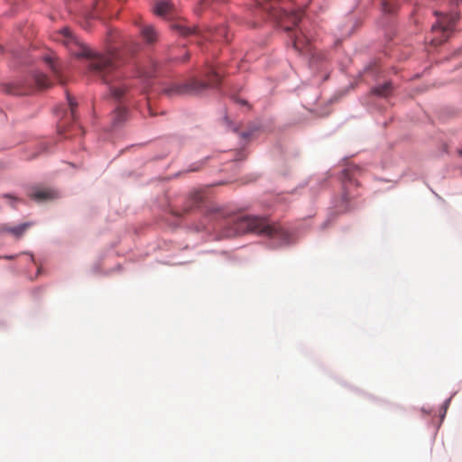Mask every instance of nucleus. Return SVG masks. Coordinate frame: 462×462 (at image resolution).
Segmentation results:
<instances>
[{
	"label": "nucleus",
	"instance_id": "f257e3e1",
	"mask_svg": "<svg viewBox=\"0 0 462 462\" xmlns=\"http://www.w3.org/2000/svg\"><path fill=\"white\" fill-rule=\"evenodd\" d=\"M61 41L76 57L91 58L89 69L97 75L108 86L109 94L116 101H122L128 97L134 86V78L125 76L119 71L125 63L122 52L116 49L109 50L106 54L94 55L92 51L79 42L69 28L60 31Z\"/></svg>",
	"mask_w": 462,
	"mask_h": 462
},
{
	"label": "nucleus",
	"instance_id": "f03ea898",
	"mask_svg": "<svg viewBox=\"0 0 462 462\" xmlns=\"http://www.w3.org/2000/svg\"><path fill=\"white\" fill-rule=\"evenodd\" d=\"M233 225L226 236H236L247 232L257 233L273 238L280 244L289 242L290 234L280 225L270 224L266 218L255 216H236L230 219Z\"/></svg>",
	"mask_w": 462,
	"mask_h": 462
},
{
	"label": "nucleus",
	"instance_id": "7ed1b4c3",
	"mask_svg": "<svg viewBox=\"0 0 462 462\" xmlns=\"http://www.w3.org/2000/svg\"><path fill=\"white\" fill-rule=\"evenodd\" d=\"M220 76L215 70H211L208 75V81L199 80L193 79L189 82L181 84H172L171 87L165 88L163 91L166 95L183 96V95H195L200 94L209 87L217 86L220 83Z\"/></svg>",
	"mask_w": 462,
	"mask_h": 462
},
{
	"label": "nucleus",
	"instance_id": "20e7f679",
	"mask_svg": "<svg viewBox=\"0 0 462 462\" xmlns=\"http://www.w3.org/2000/svg\"><path fill=\"white\" fill-rule=\"evenodd\" d=\"M435 14L437 16L440 15V17L438 18L437 23L431 27V32L434 36L430 42L432 45L438 46L448 40L450 32L458 20V15L457 14H442L438 12Z\"/></svg>",
	"mask_w": 462,
	"mask_h": 462
},
{
	"label": "nucleus",
	"instance_id": "39448f33",
	"mask_svg": "<svg viewBox=\"0 0 462 462\" xmlns=\"http://www.w3.org/2000/svg\"><path fill=\"white\" fill-rule=\"evenodd\" d=\"M28 196L33 200L43 202L56 199L58 193L50 188L32 187L28 191Z\"/></svg>",
	"mask_w": 462,
	"mask_h": 462
},
{
	"label": "nucleus",
	"instance_id": "423d86ee",
	"mask_svg": "<svg viewBox=\"0 0 462 462\" xmlns=\"http://www.w3.org/2000/svg\"><path fill=\"white\" fill-rule=\"evenodd\" d=\"M303 10L302 9H297L293 10L291 12H285L283 15V23H284V29L286 31H291L292 27H295L298 25V23L300 22V20L303 17Z\"/></svg>",
	"mask_w": 462,
	"mask_h": 462
},
{
	"label": "nucleus",
	"instance_id": "0eeeda50",
	"mask_svg": "<svg viewBox=\"0 0 462 462\" xmlns=\"http://www.w3.org/2000/svg\"><path fill=\"white\" fill-rule=\"evenodd\" d=\"M32 226V222H25L16 226H10L8 225H3L0 227V231L7 232L13 235L16 238H20L23 234Z\"/></svg>",
	"mask_w": 462,
	"mask_h": 462
},
{
	"label": "nucleus",
	"instance_id": "6e6552de",
	"mask_svg": "<svg viewBox=\"0 0 462 462\" xmlns=\"http://www.w3.org/2000/svg\"><path fill=\"white\" fill-rule=\"evenodd\" d=\"M140 34L150 44L158 40V32L151 24H140Z\"/></svg>",
	"mask_w": 462,
	"mask_h": 462
},
{
	"label": "nucleus",
	"instance_id": "1a4fd4ad",
	"mask_svg": "<svg viewBox=\"0 0 462 462\" xmlns=\"http://www.w3.org/2000/svg\"><path fill=\"white\" fill-rule=\"evenodd\" d=\"M157 64L152 60H149L148 66H143L137 69L135 78L147 79L155 76Z\"/></svg>",
	"mask_w": 462,
	"mask_h": 462
},
{
	"label": "nucleus",
	"instance_id": "9d476101",
	"mask_svg": "<svg viewBox=\"0 0 462 462\" xmlns=\"http://www.w3.org/2000/svg\"><path fill=\"white\" fill-rule=\"evenodd\" d=\"M173 5L170 0H161L155 3L154 13L159 16H168L172 14Z\"/></svg>",
	"mask_w": 462,
	"mask_h": 462
},
{
	"label": "nucleus",
	"instance_id": "9b49d317",
	"mask_svg": "<svg viewBox=\"0 0 462 462\" xmlns=\"http://www.w3.org/2000/svg\"><path fill=\"white\" fill-rule=\"evenodd\" d=\"M293 48L300 52H308L310 49V41L301 32L300 35H294L293 37Z\"/></svg>",
	"mask_w": 462,
	"mask_h": 462
},
{
	"label": "nucleus",
	"instance_id": "f8f14e48",
	"mask_svg": "<svg viewBox=\"0 0 462 462\" xmlns=\"http://www.w3.org/2000/svg\"><path fill=\"white\" fill-rule=\"evenodd\" d=\"M172 28L184 36L197 34V28L187 25L184 22L180 21L172 25Z\"/></svg>",
	"mask_w": 462,
	"mask_h": 462
},
{
	"label": "nucleus",
	"instance_id": "ddd939ff",
	"mask_svg": "<svg viewBox=\"0 0 462 462\" xmlns=\"http://www.w3.org/2000/svg\"><path fill=\"white\" fill-rule=\"evenodd\" d=\"M203 199V196L199 191H194L190 194L188 200V206L185 207L184 210L189 211L191 208L199 206Z\"/></svg>",
	"mask_w": 462,
	"mask_h": 462
},
{
	"label": "nucleus",
	"instance_id": "4468645a",
	"mask_svg": "<svg viewBox=\"0 0 462 462\" xmlns=\"http://www.w3.org/2000/svg\"><path fill=\"white\" fill-rule=\"evenodd\" d=\"M45 62L49 65L51 69L53 75L60 79V65L58 64L56 58L53 56H46L44 58Z\"/></svg>",
	"mask_w": 462,
	"mask_h": 462
},
{
	"label": "nucleus",
	"instance_id": "2eb2a0df",
	"mask_svg": "<svg viewBox=\"0 0 462 462\" xmlns=\"http://www.w3.org/2000/svg\"><path fill=\"white\" fill-rule=\"evenodd\" d=\"M34 82L37 88L41 89L47 88L51 86L50 79L47 78L46 75L42 73H37L34 76Z\"/></svg>",
	"mask_w": 462,
	"mask_h": 462
},
{
	"label": "nucleus",
	"instance_id": "dca6fc26",
	"mask_svg": "<svg viewBox=\"0 0 462 462\" xmlns=\"http://www.w3.org/2000/svg\"><path fill=\"white\" fill-rule=\"evenodd\" d=\"M392 84L390 82L384 83L382 86L375 87L372 91L374 94L380 97H387L392 92Z\"/></svg>",
	"mask_w": 462,
	"mask_h": 462
},
{
	"label": "nucleus",
	"instance_id": "f3484780",
	"mask_svg": "<svg viewBox=\"0 0 462 462\" xmlns=\"http://www.w3.org/2000/svg\"><path fill=\"white\" fill-rule=\"evenodd\" d=\"M127 110L124 106H117L113 114V120L115 124L122 123L126 117Z\"/></svg>",
	"mask_w": 462,
	"mask_h": 462
},
{
	"label": "nucleus",
	"instance_id": "a211bd4d",
	"mask_svg": "<svg viewBox=\"0 0 462 462\" xmlns=\"http://www.w3.org/2000/svg\"><path fill=\"white\" fill-rule=\"evenodd\" d=\"M383 12L392 14L394 12V6L392 0H381Z\"/></svg>",
	"mask_w": 462,
	"mask_h": 462
},
{
	"label": "nucleus",
	"instance_id": "6ab92c4d",
	"mask_svg": "<svg viewBox=\"0 0 462 462\" xmlns=\"http://www.w3.org/2000/svg\"><path fill=\"white\" fill-rule=\"evenodd\" d=\"M67 99H68V103H69V106L70 107V111H71V116L73 117V119H75V107L77 106V103L75 102L74 98L72 97H70L69 94L67 95Z\"/></svg>",
	"mask_w": 462,
	"mask_h": 462
},
{
	"label": "nucleus",
	"instance_id": "aec40b11",
	"mask_svg": "<svg viewBox=\"0 0 462 462\" xmlns=\"http://www.w3.org/2000/svg\"><path fill=\"white\" fill-rule=\"evenodd\" d=\"M4 197H5V198L12 199H14V200H16V199H15V198H14L13 196H11V195H9V194H5V195H4Z\"/></svg>",
	"mask_w": 462,
	"mask_h": 462
},
{
	"label": "nucleus",
	"instance_id": "412c9836",
	"mask_svg": "<svg viewBox=\"0 0 462 462\" xmlns=\"http://www.w3.org/2000/svg\"><path fill=\"white\" fill-rule=\"evenodd\" d=\"M4 258H5V259H14L15 256L14 255H6Z\"/></svg>",
	"mask_w": 462,
	"mask_h": 462
},
{
	"label": "nucleus",
	"instance_id": "4be33fe9",
	"mask_svg": "<svg viewBox=\"0 0 462 462\" xmlns=\"http://www.w3.org/2000/svg\"><path fill=\"white\" fill-rule=\"evenodd\" d=\"M223 32H224V29H219V30L217 31V34L222 35V34H223Z\"/></svg>",
	"mask_w": 462,
	"mask_h": 462
},
{
	"label": "nucleus",
	"instance_id": "5701e85b",
	"mask_svg": "<svg viewBox=\"0 0 462 462\" xmlns=\"http://www.w3.org/2000/svg\"><path fill=\"white\" fill-rule=\"evenodd\" d=\"M215 2H217V3H224V2H226L227 0H214Z\"/></svg>",
	"mask_w": 462,
	"mask_h": 462
},
{
	"label": "nucleus",
	"instance_id": "b1692460",
	"mask_svg": "<svg viewBox=\"0 0 462 462\" xmlns=\"http://www.w3.org/2000/svg\"><path fill=\"white\" fill-rule=\"evenodd\" d=\"M26 254H29V255H30V257H31V260H32V262H34V259H33L32 254H29V253H26Z\"/></svg>",
	"mask_w": 462,
	"mask_h": 462
},
{
	"label": "nucleus",
	"instance_id": "393cba45",
	"mask_svg": "<svg viewBox=\"0 0 462 462\" xmlns=\"http://www.w3.org/2000/svg\"><path fill=\"white\" fill-rule=\"evenodd\" d=\"M457 153H458V155H459V156H461V157H462V149L458 150V151H457Z\"/></svg>",
	"mask_w": 462,
	"mask_h": 462
},
{
	"label": "nucleus",
	"instance_id": "a878e982",
	"mask_svg": "<svg viewBox=\"0 0 462 462\" xmlns=\"http://www.w3.org/2000/svg\"><path fill=\"white\" fill-rule=\"evenodd\" d=\"M150 116H153V113L152 112V109L149 107Z\"/></svg>",
	"mask_w": 462,
	"mask_h": 462
},
{
	"label": "nucleus",
	"instance_id": "bb28decb",
	"mask_svg": "<svg viewBox=\"0 0 462 462\" xmlns=\"http://www.w3.org/2000/svg\"><path fill=\"white\" fill-rule=\"evenodd\" d=\"M189 60V55L188 54L185 56L184 60Z\"/></svg>",
	"mask_w": 462,
	"mask_h": 462
},
{
	"label": "nucleus",
	"instance_id": "cd10ccee",
	"mask_svg": "<svg viewBox=\"0 0 462 462\" xmlns=\"http://www.w3.org/2000/svg\"><path fill=\"white\" fill-rule=\"evenodd\" d=\"M27 92L26 91H23V92H18L17 94H26Z\"/></svg>",
	"mask_w": 462,
	"mask_h": 462
}]
</instances>
